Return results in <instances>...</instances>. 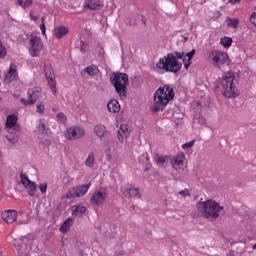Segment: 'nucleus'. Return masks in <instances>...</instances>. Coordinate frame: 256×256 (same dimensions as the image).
Listing matches in <instances>:
<instances>
[{
	"label": "nucleus",
	"mask_w": 256,
	"mask_h": 256,
	"mask_svg": "<svg viewBox=\"0 0 256 256\" xmlns=\"http://www.w3.org/2000/svg\"><path fill=\"white\" fill-rule=\"evenodd\" d=\"M235 81V74L233 71H228L225 74H223L221 79H218L215 84L216 89H223V95L224 97H227V99H235L241 95V92L237 87H235V84L233 83Z\"/></svg>",
	"instance_id": "obj_1"
},
{
	"label": "nucleus",
	"mask_w": 256,
	"mask_h": 256,
	"mask_svg": "<svg viewBox=\"0 0 256 256\" xmlns=\"http://www.w3.org/2000/svg\"><path fill=\"white\" fill-rule=\"evenodd\" d=\"M196 207L204 219H217L221 215V211H223V206L213 200L198 202Z\"/></svg>",
	"instance_id": "obj_2"
},
{
	"label": "nucleus",
	"mask_w": 256,
	"mask_h": 256,
	"mask_svg": "<svg viewBox=\"0 0 256 256\" xmlns=\"http://www.w3.org/2000/svg\"><path fill=\"white\" fill-rule=\"evenodd\" d=\"M118 97L125 101L127 99V86L129 85V76L125 73H115L110 78Z\"/></svg>",
	"instance_id": "obj_3"
},
{
	"label": "nucleus",
	"mask_w": 256,
	"mask_h": 256,
	"mask_svg": "<svg viewBox=\"0 0 256 256\" xmlns=\"http://www.w3.org/2000/svg\"><path fill=\"white\" fill-rule=\"evenodd\" d=\"M206 59L217 69H221V67L231 65V59L229 58V54L221 50L209 51Z\"/></svg>",
	"instance_id": "obj_4"
},
{
	"label": "nucleus",
	"mask_w": 256,
	"mask_h": 256,
	"mask_svg": "<svg viewBox=\"0 0 256 256\" xmlns=\"http://www.w3.org/2000/svg\"><path fill=\"white\" fill-rule=\"evenodd\" d=\"M161 65L164 71L166 73H179L183 67V63L179 62L177 60V57H175V54L169 53L167 56L161 59Z\"/></svg>",
	"instance_id": "obj_5"
},
{
	"label": "nucleus",
	"mask_w": 256,
	"mask_h": 256,
	"mask_svg": "<svg viewBox=\"0 0 256 256\" xmlns=\"http://www.w3.org/2000/svg\"><path fill=\"white\" fill-rule=\"evenodd\" d=\"M166 161H170L172 168H174L175 171H179V169L185 167V153L179 152L173 158L169 156H161V164L163 165Z\"/></svg>",
	"instance_id": "obj_6"
},
{
	"label": "nucleus",
	"mask_w": 256,
	"mask_h": 256,
	"mask_svg": "<svg viewBox=\"0 0 256 256\" xmlns=\"http://www.w3.org/2000/svg\"><path fill=\"white\" fill-rule=\"evenodd\" d=\"M91 189V182L84 185H78L73 187L65 194V199H77V197H85L87 195V191Z\"/></svg>",
	"instance_id": "obj_7"
},
{
	"label": "nucleus",
	"mask_w": 256,
	"mask_h": 256,
	"mask_svg": "<svg viewBox=\"0 0 256 256\" xmlns=\"http://www.w3.org/2000/svg\"><path fill=\"white\" fill-rule=\"evenodd\" d=\"M44 73L46 75L48 85L53 93V95H57V82H55V72L53 71V67L51 66V62H44Z\"/></svg>",
	"instance_id": "obj_8"
},
{
	"label": "nucleus",
	"mask_w": 256,
	"mask_h": 256,
	"mask_svg": "<svg viewBox=\"0 0 256 256\" xmlns=\"http://www.w3.org/2000/svg\"><path fill=\"white\" fill-rule=\"evenodd\" d=\"M85 135V129L75 126L66 129L64 132V137L67 141H77V139H81Z\"/></svg>",
	"instance_id": "obj_9"
},
{
	"label": "nucleus",
	"mask_w": 256,
	"mask_h": 256,
	"mask_svg": "<svg viewBox=\"0 0 256 256\" xmlns=\"http://www.w3.org/2000/svg\"><path fill=\"white\" fill-rule=\"evenodd\" d=\"M161 95L162 109H164L169 104V101H173V99H175V91L169 85H164L161 88Z\"/></svg>",
	"instance_id": "obj_10"
},
{
	"label": "nucleus",
	"mask_w": 256,
	"mask_h": 256,
	"mask_svg": "<svg viewBox=\"0 0 256 256\" xmlns=\"http://www.w3.org/2000/svg\"><path fill=\"white\" fill-rule=\"evenodd\" d=\"M41 51H43V42L41 41V38L32 36L30 38L29 54L31 57H39Z\"/></svg>",
	"instance_id": "obj_11"
},
{
	"label": "nucleus",
	"mask_w": 256,
	"mask_h": 256,
	"mask_svg": "<svg viewBox=\"0 0 256 256\" xmlns=\"http://www.w3.org/2000/svg\"><path fill=\"white\" fill-rule=\"evenodd\" d=\"M109 197V192L105 188L96 190L90 198L92 205H102Z\"/></svg>",
	"instance_id": "obj_12"
},
{
	"label": "nucleus",
	"mask_w": 256,
	"mask_h": 256,
	"mask_svg": "<svg viewBox=\"0 0 256 256\" xmlns=\"http://www.w3.org/2000/svg\"><path fill=\"white\" fill-rule=\"evenodd\" d=\"M6 129H14L17 133L21 131V126L17 125V117L15 114H11L6 118Z\"/></svg>",
	"instance_id": "obj_13"
},
{
	"label": "nucleus",
	"mask_w": 256,
	"mask_h": 256,
	"mask_svg": "<svg viewBox=\"0 0 256 256\" xmlns=\"http://www.w3.org/2000/svg\"><path fill=\"white\" fill-rule=\"evenodd\" d=\"M4 80L6 83H11V81H17V65L10 64L8 72L5 74Z\"/></svg>",
	"instance_id": "obj_14"
},
{
	"label": "nucleus",
	"mask_w": 256,
	"mask_h": 256,
	"mask_svg": "<svg viewBox=\"0 0 256 256\" xmlns=\"http://www.w3.org/2000/svg\"><path fill=\"white\" fill-rule=\"evenodd\" d=\"M120 143H125L127 137H129V126L127 124H121L117 134Z\"/></svg>",
	"instance_id": "obj_15"
},
{
	"label": "nucleus",
	"mask_w": 256,
	"mask_h": 256,
	"mask_svg": "<svg viewBox=\"0 0 256 256\" xmlns=\"http://www.w3.org/2000/svg\"><path fill=\"white\" fill-rule=\"evenodd\" d=\"M122 193L125 197H139L141 198V194H139V188H133L131 185H126L122 188Z\"/></svg>",
	"instance_id": "obj_16"
},
{
	"label": "nucleus",
	"mask_w": 256,
	"mask_h": 256,
	"mask_svg": "<svg viewBox=\"0 0 256 256\" xmlns=\"http://www.w3.org/2000/svg\"><path fill=\"white\" fill-rule=\"evenodd\" d=\"M2 219L5 223H15L17 221V212L15 210H5L2 212Z\"/></svg>",
	"instance_id": "obj_17"
},
{
	"label": "nucleus",
	"mask_w": 256,
	"mask_h": 256,
	"mask_svg": "<svg viewBox=\"0 0 256 256\" xmlns=\"http://www.w3.org/2000/svg\"><path fill=\"white\" fill-rule=\"evenodd\" d=\"M27 95H28V99L33 101V103H37V99L41 97V87L36 86L29 89L27 92Z\"/></svg>",
	"instance_id": "obj_18"
},
{
	"label": "nucleus",
	"mask_w": 256,
	"mask_h": 256,
	"mask_svg": "<svg viewBox=\"0 0 256 256\" xmlns=\"http://www.w3.org/2000/svg\"><path fill=\"white\" fill-rule=\"evenodd\" d=\"M152 109L154 113L161 111V87H159L154 93V106Z\"/></svg>",
	"instance_id": "obj_19"
},
{
	"label": "nucleus",
	"mask_w": 256,
	"mask_h": 256,
	"mask_svg": "<svg viewBox=\"0 0 256 256\" xmlns=\"http://www.w3.org/2000/svg\"><path fill=\"white\" fill-rule=\"evenodd\" d=\"M73 217H82L85 215L87 208L81 204H76L71 207Z\"/></svg>",
	"instance_id": "obj_20"
},
{
	"label": "nucleus",
	"mask_w": 256,
	"mask_h": 256,
	"mask_svg": "<svg viewBox=\"0 0 256 256\" xmlns=\"http://www.w3.org/2000/svg\"><path fill=\"white\" fill-rule=\"evenodd\" d=\"M85 5L87 9H91V11H97V9L103 7L101 0H85Z\"/></svg>",
	"instance_id": "obj_21"
},
{
	"label": "nucleus",
	"mask_w": 256,
	"mask_h": 256,
	"mask_svg": "<svg viewBox=\"0 0 256 256\" xmlns=\"http://www.w3.org/2000/svg\"><path fill=\"white\" fill-rule=\"evenodd\" d=\"M107 109L110 113H119L121 111V105L116 99H112L107 104Z\"/></svg>",
	"instance_id": "obj_22"
},
{
	"label": "nucleus",
	"mask_w": 256,
	"mask_h": 256,
	"mask_svg": "<svg viewBox=\"0 0 256 256\" xmlns=\"http://www.w3.org/2000/svg\"><path fill=\"white\" fill-rule=\"evenodd\" d=\"M94 133L97 135V137H99V139H103V137L107 135V127H105L103 124H97L94 126Z\"/></svg>",
	"instance_id": "obj_23"
},
{
	"label": "nucleus",
	"mask_w": 256,
	"mask_h": 256,
	"mask_svg": "<svg viewBox=\"0 0 256 256\" xmlns=\"http://www.w3.org/2000/svg\"><path fill=\"white\" fill-rule=\"evenodd\" d=\"M82 73H86L90 77H95V75H99V67L97 65H90L82 70Z\"/></svg>",
	"instance_id": "obj_24"
},
{
	"label": "nucleus",
	"mask_w": 256,
	"mask_h": 256,
	"mask_svg": "<svg viewBox=\"0 0 256 256\" xmlns=\"http://www.w3.org/2000/svg\"><path fill=\"white\" fill-rule=\"evenodd\" d=\"M74 219L72 217H69L68 219H66L63 224L60 226L59 231L61 233H67V231H69V229H71V227H73V223H74Z\"/></svg>",
	"instance_id": "obj_25"
},
{
	"label": "nucleus",
	"mask_w": 256,
	"mask_h": 256,
	"mask_svg": "<svg viewBox=\"0 0 256 256\" xmlns=\"http://www.w3.org/2000/svg\"><path fill=\"white\" fill-rule=\"evenodd\" d=\"M220 45L224 47L225 49H229L231 45H233V38L224 36L220 39Z\"/></svg>",
	"instance_id": "obj_26"
},
{
	"label": "nucleus",
	"mask_w": 256,
	"mask_h": 256,
	"mask_svg": "<svg viewBox=\"0 0 256 256\" xmlns=\"http://www.w3.org/2000/svg\"><path fill=\"white\" fill-rule=\"evenodd\" d=\"M85 167H89V169H92V167H94L95 165V154H93V152H91L88 157L86 158L85 162H84Z\"/></svg>",
	"instance_id": "obj_27"
},
{
	"label": "nucleus",
	"mask_w": 256,
	"mask_h": 256,
	"mask_svg": "<svg viewBox=\"0 0 256 256\" xmlns=\"http://www.w3.org/2000/svg\"><path fill=\"white\" fill-rule=\"evenodd\" d=\"M16 5H19L22 9H27V7L33 5V0H16Z\"/></svg>",
	"instance_id": "obj_28"
},
{
	"label": "nucleus",
	"mask_w": 256,
	"mask_h": 256,
	"mask_svg": "<svg viewBox=\"0 0 256 256\" xmlns=\"http://www.w3.org/2000/svg\"><path fill=\"white\" fill-rule=\"evenodd\" d=\"M25 189H28V195H30V197H33V195H35V192L37 191V183L32 182L28 186H26Z\"/></svg>",
	"instance_id": "obj_29"
},
{
	"label": "nucleus",
	"mask_w": 256,
	"mask_h": 256,
	"mask_svg": "<svg viewBox=\"0 0 256 256\" xmlns=\"http://www.w3.org/2000/svg\"><path fill=\"white\" fill-rule=\"evenodd\" d=\"M20 183L23 185V187H27L29 184H31L33 181L29 180V177H27L25 174H20Z\"/></svg>",
	"instance_id": "obj_30"
},
{
	"label": "nucleus",
	"mask_w": 256,
	"mask_h": 256,
	"mask_svg": "<svg viewBox=\"0 0 256 256\" xmlns=\"http://www.w3.org/2000/svg\"><path fill=\"white\" fill-rule=\"evenodd\" d=\"M226 21H227L228 27H233V29H235V27L239 25V20L236 18L234 19L228 18Z\"/></svg>",
	"instance_id": "obj_31"
},
{
	"label": "nucleus",
	"mask_w": 256,
	"mask_h": 256,
	"mask_svg": "<svg viewBox=\"0 0 256 256\" xmlns=\"http://www.w3.org/2000/svg\"><path fill=\"white\" fill-rule=\"evenodd\" d=\"M7 56V48L3 46V42L0 40V59H3Z\"/></svg>",
	"instance_id": "obj_32"
},
{
	"label": "nucleus",
	"mask_w": 256,
	"mask_h": 256,
	"mask_svg": "<svg viewBox=\"0 0 256 256\" xmlns=\"http://www.w3.org/2000/svg\"><path fill=\"white\" fill-rule=\"evenodd\" d=\"M56 118L60 123H67V116L63 112L58 113Z\"/></svg>",
	"instance_id": "obj_33"
},
{
	"label": "nucleus",
	"mask_w": 256,
	"mask_h": 256,
	"mask_svg": "<svg viewBox=\"0 0 256 256\" xmlns=\"http://www.w3.org/2000/svg\"><path fill=\"white\" fill-rule=\"evenodd\" d=\"M20 103H21L22 105H24L25 107H29V106H31V105H35V103L33 102V100H31V99H29V98H28V100L25 99V98H22V99L20 100Z\"/></svg>",
	"instance_id": "obj_34"
},
{
	"label": "nucleus",
	"mask_w": 256,
	"mask_h": 256,
	"mask_svg": "<svg viewBox=\"0 0 256 256\" xmlns=\"http://www.w3.org/2000/svg\"><path fill=\"white\" fill-rule=\"evenodd\" d=\"M54 33H69V29L65 26H59L54 29Z\"/></svg>",
	"instance_id": "obj_35"
},
{
	"label": "nucleus",
	"mask_w": 256,
	"mask_h": 256,
	"mask_svg": "<svg viewBox=\"0 0 256 256\" xmlns=\"http://www.w3.org/2000/svg\"><path fill=\"white\" fill-rule=\"evenodd\" d=\"M36 113H39V115H43V113H45V104L44 103H40L37 105Z\"/></svg>",
	"instance_id": "obj_36"
},
{
	"label": "nucleus",
	"mask_w": 256,
	"mask_h": 256,
	"mask_svg": "<svg viewBox=\"0 0 256 256\" xmlns=\"http://www.w3.org/2000/svg\"><path fill=\"white\" fill-rule=\"evenodd\" d=\"M195 145V140H191L189 142H186L182 145V149H191V147H193Z\"/></svg>",
	"instance_id": "obj_37"
},
{
	"label": "nucleus",
	"mask_w": 256,
	"mask_h": 256,
	"mask_svg": "<svg viewBox=\"0 0 256 256\" xmlns=\"http://www.w3.org/2000/svg\"><path fill=\"white\" fill-rule=\"evenodd\" d=\"M105 155H106L107 161L111 163V161H113V156L111 155V147L105 150Z\"/></svg>",
	"instance_id": "obj_38"
},
{
	"label": "nucleus",
	"mask_w": 256,
	"mask_h": 256,
	"mask_svg": "<svg viewBox=\"0 0 256 256\" xmlns=\"http://www.w3.org/2000/svg\"><path fill=\"white\" fill-rule=\"evenodd\" d=\"M41 21H42V23L40 24V31H41V33H46L47 32V28L45 27V18L42 17Z\"/></svg>",
	"instance_id": "obj_39"
},
{
	"label": "nucleus",
	"mask_w": 256,
	"mask_h": 256,
	"mask_svg": "<svg viewBox=\"0 0 256 256\" xmlns=\"http://www.w3.org/2000/svg\"><path fill=\"white\" fill-rule=\"evenodd\" d=\"M45 122L44 121H40L38 124V130L40 131V133H45Z\"/></svg>",
	"instance_id": "obj_40"
},
{
	"label": "nucleus",
	"mask_w": 256,
	"mask_h": 256,
	"mask_svg": "<svg viewBox=\"0 0 256 256\" xmlns=\"http://www.w3.org/2000/svg\"><path fill=\"white\" fill-rule=\"evenodd\" d=\"M186 57L188 58V61H191L193 57H195V49H192L190 52H187Z\"/></svg>",
	"instance_id": "obj_41"
},
{
	"label": "nucleus",
	"mask_w": 256,
	"mask_h": 256,
	"mask_svg": "<svg viewBox=\"0 0 256 256\" xmlns=\"http://www.w3.org/2000/svg\"><path fill=\"white\" fill-rule=\"evenodd\" d=\"M178 195H180L181 197H189V190L188 189H184L178 192Z\"/></svg>",
	"instance_id": "obj_42"
},
{
	"label": "nucleus",
	"mask_w": 256,
	"mask_h": 256,
	"mask_svg": "<svg viewBox=\"0 0 256 256\" xmlns=\"http://www.w3.org/2000/svg\"><path fill=\"white\" fill-rule=\"evenodd\" d=\"M39 189L41 191V193H47V183H42V184H39Z\"/></svg>",
	"instance_id": "obj_43"
},
{
	"label": "nucleus",
	"mask_w": 256,
	"mask_h": 256,
	"mask_svg": "<svg viewBox=\"0 0 256 256\" xmlns=\"http://www.w3.org/2000/svg\"><path fill=\"white\" fill-rule=\"evenodd\" d=\"M201 117V114H195L192 123L195 125V123H201V120L199 119Z\"/></svg>",
	"instance_id": "obj_44"
},
{
	"label": "nucleus",
	"mask_w": 256,
	"mask_h": 256,
	"mask_svg": "<svg viewBox=\"0 0 256 256\" xmlns=\"http://www.w3.org/2000/svg\"><path fill=\"white\" fill-rule=\"evenodd\" d=\"M154 161H156L157 165H161V155L155 154Z\"/></svg>",
	"instance_id": "obj_45"
},
{
	"label": "nucleus",
	"mask_w": 256,
	"mask_h": 256,
	"mask_svg": "<svg viewBox=\"0 0 256 256\" xmlns=\"http://www.w3.org/2000/svg\"><path fill=\"white\" fill-rule=\"evenodd\" d=\"M185 52H174V57H176V59H183V55Z\"/></svg>",
	"instance_id": "obj_46"
},
{
	"label": "nucleus",
	"mask_w": 256,
	"mask_h": 256,
	"mask_svg": "<svg viewBox=\"0 0 256 256\" xmlns=\"http://www.w3.org/2000/svg\"><path fill=\"white\" fill-rule=\"evenodd\" d=\"M87 47V43H85L83 40L81 41V47H80V51L82 53H85V48Z\"/></svg>",
	"instance_id": "obj_47"
},
{
	"label": "nucleus",
	"mask_w": 256,
	"mask_h": 256,
	"mask_svg": "<svg viewBox=\"0 0 256 256\" xmlns=\"http://www.w3.org/2000/svg\"><path fill=\"white\" fill-rule=\"evenodd\" d=\"M63 37H65V33H56L55 34L56 39H63Z\"/></svg>",
	"instance_id": "obj_48"
},
{
	"label": "nucleus",
	"mask_w": 256,
	"mask_h": 256,
	"mask_svg": "<svg viewBox=\"0 0 256 256\" xmlns=\"http://www.w3.org/2000/svg\"><path fill=\"white\" fill-rule=\"evenodd\" d=\"M191 67V61L187 60V62H184V69H189Z\"/></svg>",
	"instance_id": "obj_49"
},
{
	"label": "nucleus",
	"mask_w": 256,
	"mask_h": 256,
	"mask_svg": "<svg viewBox=\"0 0 256 256\" xmlns=\"http://www.w3.org/2000/svg\"><path fill=\"white\" fill-rule=\"evenodd\" d=\"M30 18H31V20L34 21L35 23H37V20L39 19V17L33 16V13H30Z\"/></svg>",
	"instance_id": "obj_50"
},
{
	"label": "nucleus",
	"mask_w": 256,
	"mask_h": 256,
	"mask_svg": "<svg viewBox=\"0 0 256 256\" xmlns=\"http://www.w3.org/2000/svg\"><path fill=\"white\" fill-rule=\"evenodd\" d=\"M180 59H181V61H183V63H187V61H188V58H187L186 54H183V57L180 58Z\"/></svg>",
	"instance_id": "obj_51"
},
{
	"label": "nucleus",
	"mask_w": 256,
	"mask_h": 256,
	"mask_svg": "<svg viewBox=\"0 0 256 256\" xmlns=\"http://www.w3.org/2000/svg\"><path fill=\"white\" fill-rule=\"evenodd\" d=\"M241 0H229V3H231L232 5H235V3H240Z\"/></svg>",
	"instance_id": "obj_52"
},
{
	"label": "nucleus",
	"mask_w": 256,
	"mask_h": 256,
	"mask_svg": "<svg viewBox=\"0 0 256 256\" xmlns=\"http://www.w3.org/2000/svg\"><path fill=\"white\" fill-rule=\"evenodd\" d=\"M227 256H235V251L230 250L229 253L227 254Z\"/></svg>",
	"instance_id": "obj_53"
},
{
	"label": "nucleus",
	"mask_w": 256,
	"mask_h": 256,
	"mask_svg": "<svg viewBox=\"0 0 256 256\" xmlns=\"http://www.w3.org/2000/svg\"><path fill=\"white\" fill-rule=\"evenodd\" d=\"M156 67H157L158 69H161V59H159L158 63L156 64Z\"/></svg>",
	"instance_id": "obj_54"
},
{
	"label": "nucleus",
	"mask_w": 256,
	"mask_h": 256,
	"mask_svg": "<svg viewBox=\"0 0 256 256\" xmlns=\"http://www.w3.org/2000/svg\"><path fill=\"white\" fill-rule=\"evenodd\" d=\"M196 106L198 107V111H201V102H196Z\"/></svg>",
	"instance_id": "obj_55"
},
{
	"label": "nucleus",
	"mask_w": 256,
	"mask_h": 256,
	"mask_svg": "<svg viewBox=\"0 0 256 256\" xmlns=\"http://www.w3.org/2000/svg\"><path fill=\"white\" fill-rule=\"evenodd\" d=\"M252 249L256 250V244H254V245L252 246Z\"/></svg>",
	"instance_id": "obj_56"
},
{
	"label": "nucleus",
	"mask_w": 256,
	"mask_h": 256,
	"mask_svg": "<svg viewBox=\"0 0 256 256\" xmlns=\"http://www.w3.org/2000/svg\"><path fill=\"white\" fill-rule=\"evenodd\" d=\"M43 35H44V37H46L47 34H46V33H43Z\"/></svg>",
	"instance_id": "obj_57"
},
{
	"label": "nucleus",
	"mask_w": 256,
	"mask_h": 256,
	"mask_svg": "<svg viewBox=\"0 0 256 256\" xmlns=\"http://www.w3.org/2000/svg\"><path fill=\"white\" fill-rule=\"evenodd\" d=\"M184 41H187V38H186V37H184Z\"/></svg>",
	"instance_id": "obj_58"
}]
</instances>
